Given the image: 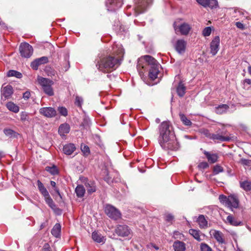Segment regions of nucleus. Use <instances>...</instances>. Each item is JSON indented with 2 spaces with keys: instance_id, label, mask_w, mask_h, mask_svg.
Returning a JSON list of instances; mask_svg holds the SVG:
<instances>
[{
  "instance_id": "nucleus-1",
  "label": "nucleus",
  "mask_w": 251,
  "mask_h": 251,
  "mask_svg": "<svg viewBox=\"0 0 251 251\" xmlns=\"http://www.w3.org/2000/svg\"><path fill=\"white\" fill-rule=\"evenodd\" d=\"M158 142L164 150H177L179 148L173 126L168 121L163 122L159 126Z\"/></svg>"
},
{
  "instance_id": "nucleus-2",
  "label": "nucleus",
  "mask_w": 251,
  "mask_h": 251,
  "mask_svg": "<svg viewBox=\"0 0 251 251\" xmlns=\"http://www.w3.org/2000/svg\"><path fill=\"white\" fill-rule=\"evenodd\" d=\"M158 142L164 150H177L179 148L173 126L168 121L163 122L159 126Z\"/></svg>"
},
{
  "instance_id": "nucleus-3",
  "label": "nucleus",
  "mask_w": 251,
  "mask_h": 251,
  "mask_svg": "<svg viewBox=\"0 0 251 251\" xmlns=\"http://www.w3.org/2000/svg\"><path fill=\"white\" fill-rule=\"evenodd\" d=\"M113 53L114 55H118L116 58L112 56H108L102 58L98 62L97 66H98V69L103 73H109L115 70L120 64V60L119 58L123 57L124 51V49L121 45H115L113 47Z\"/></svg>"
},
{
  "instance_id": "nucleus-4",
  "label": "nucleus",
  "mask_w": 251,
  "mask_h": 251,
  "mask_svg": "<svg viewBox=\"0 0 251 251\" xmlns=\"http://www.w3.org/2000/svg\"><path fill=\"white\" fill-rule=\"evenodd\" d=\"M38 82L47 95L50 96L54 95L53 90L51 87L53 84V82L51 80L43 77H38Z\"/></svg>"
},
{
  "instance_id": "nucleus-5",
  "label": "nucleus",
  "mask_w": 251,
  "mask_h": 251,
  "mask_svg": "<svg viewBox=\"0 0 251 251\" xmlns=\"http://www.w3.org/2000/svg\"><path fill=\"white\" fill-rule=\"evenodd\" d=\"M106 214L111 219L117 220L121 218L120 211L116 207L110 204H106L104 207Z\"/></svg>"
},
{
  "instance_id": "nucleus-6",
  "label": "nucleus",
  "mask_w": 251,
  "mask_h": 251,
  "mask_svg": "<svg viewBox=\"0 0 251 251\" xmlns=\"http://www.w3.org/2000/svg\"><path fill=\"white\" fill-rule=\"evenodd\" d=\"M20 52L22 57L29 58L33 53L32 47L27 43H22L19 47Z\"/></svg>"
},
{
  "instance_id": "nucleus-7",
  "label": "nucleus",
  "mask_w": 251,
  "mask_h": 251,
  "mask_svg": "<svg viewBox=\"0 0 251 251\" xmlns=\"http://www.w3.org/2000/svg\"><path fill=\"white\" fill-rule=\"evenodd\" d=\"M117 235L121 237H127L131 232L130 229L126 225H118L115 229Z\"/></svg>"
},
{
  "instance_id": "nucleus-8",
  "label": "nucleus",
  "mask_w": 251,
  "mask_h": 251,
  "mask_svg": "<svg viewBox=\"0 0 251 251\" xmlns=\"http://www.w3.org/2000/svg\"><path fill=\"white\" fill-rule=\"evenodd\" d=\"M218 133L212 134L211 139L214 141H219L220 142H227L230 140L231 138L229 136H225L226 134V131H220V130L217 131Z\"/></svg>"
},
{
  "instance_id": "nucleus-9",
  "label": "nucleus",
  "mask_w": 251,
  "mask_h": 251,
  "mask_svg": "<svg viewBox=\"0 0 251 251\" xmlns=\"http://www.w3.org/2000/svg\"><path fill=\"white\" fill-rule=\"evenodd\" d=\"M123 4L122 0H106V5L109 11H115Z\"/></svg>"
},
{
  "instance_id": "nucleus-10",
  "label": "nucleus",
  "mask_w": 251,
  "mask_h": 251,
  "mask_svg": "<svg viewBox=\"0 0 251 251\" xmlns=\"http://www.w3.org/2000/svg\"><path fill=\"white\" fill-rule=\"evenodd\" d=\"M39 113L47 118H52L56 115V110L51 107H42L40 109Z\"/></svg>"
},
{
  "instance_id": "nucleus-11",
  "label": "nucleus",
  "mask_w": 251,
  "mask_h": 251,
  "mask_svg": "<svg viewBox=\"0 0 251 251\" xmlns=\"http://www.w3.org/2000/svg\"><path fill=\"white\" fill-rule=\"evenodd\" d=\"M239 200L237 195L232 194L228 196L227 206L232 210V208H237L239 206Z\"/></svg>"
},
{
  "instance_id": "nucleus-12",
  "label": "nucleus",
  "mask_w": 251,
  "mask_h": 251,
  "mask_svg": "<svg viewBox=\"0 0 251 251\" xmlns=\"http://www.w3.org/2000/svg\"><path fill=\"white\" fill-rule=\"evenodd\" d=\"M220 39L219 36H215L210 43V53L215 55L219 50Z\"/></svg>"
},
{
  "instance_id": "nucleus-13",
  "label": "nucleus",
  "mask_w": 251,
  "mask_h": 251,
  "mask_svg": "<svg viewBox=\"0 0 251 251\" xmlns=\"http://www.w3.org/2000/svg\"><path fill=\"white\" fill-rule=\"evenodd\" d=\"M187 43L183 39L177 40L174 47L176 51L179 54H183L185 51Z\"/></svg>"
},
{
  "instance_id": "nucleus-14",
  "label": "nucleus",
  "mask_w": 251,
  "mask_h": 251,
  "mask_svg": "<svg viewBox=\"0 0 251 251\" xmlns=\"http://www.w3.org/2000/svg\"><path fill=\"white\" fill-rule=\"evenodd\" d=\"M13 93V87L10 85H7L6 86H2L1 90V95L2 98L4 100L9 99Z\"/></svg>"
},
{
  "instance_id": "nucleus-15",
  "label": "nucleus",
  "mask_w": 251,
  "mask_h": 251,
  "mask_svg": "<svg viewBox=\"0 0 251 251\" xmlns=\"http://www.w3.org/2000/svg\"><path fill=\"white\" fill-rule=\"evenodd\" d=\"M48 62V58L46 56L36 59L31 63V67L34 70H37L40 65L44 64Z\"/></svg>"
},
{
  "instance_id": "nucleus-16",
  "label": "nucleus",
  "mask_w": 251,
  "mask_h": 251,
  "mask_svg": "<svg viewBox=\"0 0 251 251\" xmlns=\"http://www.w3.org/2000/svg\"><path fill=\"white\" fill-rule=\"evenodd\" d=\"M197 1L203 7L211 8H216L218 4L217 0H197Z\"/></svg>"
},
{
  "instance_id": "nucleus-17",
  "label": "nucleus",
  "mask_w": 251,
  "mask_h": 251,
  "mask_svg": "<svg viewBox=\"0 0 251 251\" xmlns=\"http://www.w3.org/2000/svg\"><path fill=\"white\" fill-rule=\"evenodd\" d=\"M45 201L46 203L50 206L55 212L60 214L61 213V210L57 208L50 197V194L48 196L44 197Z\"/></svg>"
},
{
  "instance_id": "nucleus-18",
  "label": "nucleus",
  "mask_w": 251,
  "mask_h": 251,
  "mask_svg": "<svg viewBox=\"0 0 251 251\" xmlns=\"http://www.w3.org/2000/svg\"><path fill=\"white\" fill-rule=\"evenodd\" d=\"M159 64L155 65V66H151L149 72V76L152 79H155L158 76L159 71Z\"/></svg>"
},
{
  "instance_id": "nucleus-19",
  "label": "nucleus",
  "mask_w": 251,
  "mask_h": 251,
  "mask_svg": "<svg viewBox=\"0 0 251 251\" xmlns=\"http://www.w3.org/2000/svg\"><path fill=\"white\" fill-rule=\"evenodd\" d=\"M196 222L201 229H205L208 227V221L203 215H200L197 218Z\"/></svg>"
},
{
  "instance_id": "nucleus-20",
  "label": "nucleus",
  "mask_w": 251,
  "mask_h": 251,
  "mask_svg": "<svg viewBox=\"0 0 251 251\" xmlns=\"http://www.w3.org/2000/svg\"><path fill=\"white\" fill-rule=\"evenodd\" d=\"M92 237L93 240L98 243L103 244L105 243L106 239L101 234L99 233L96 231H94L92 234Z\"/></svg>"
},
{
  "instance_id": "nucleus-21",
  "label": "nucleus",
  "mask_w": 251,
  "mask_h": 251,
  "mask_svg": "<svg viewBox=\"0 0 251 251\" xmlns=\"http://www.w3.org/2000/svg\"><path fill=\"white\" fill-rule=\"evenodd\" d=\"M75 149L74 144L69 143L64 146L63 151L66 155H71L75 150Z\"/></svg>"
},
{
  "instance_id": "nucleus-22",
  "label": "nucleus",
  "mask_w": 251,
  "mask_h": 251,
  "mask_svg": "<svg viewBox=\"0 0 251 251\" xmlns=\"http://www.w3.org/2000/svg\"><path fill=\"white\" fill-rule=\"evenodd\" d=\"M173 247L175 251H185L186 250L185 244L178 240L174 243Z\"/></svg>"
},
{
  "instance_id": "nucleus-23",
  "label": "nucleus",
  "mask_w": 251,
  "mask_h": 251,
  "mask_svg": "<svg viewBox=\"0 0 251 251\" xmlns=\"http://www.w3.org/2000/svg\"><path fill=\"white\" fill-rule=\"evenodd\" d=\"M179 29L182 35H186L189 33L191 27L189 24L183 23L179 26Z\"/></svg>"
},
{
  "instance_id": "nucleus-24",
  "label": "nucleus",
  "mask_w": 251,
  "mask_h": 251,
  "mask_svg": "<svg viewBox=\"0 0 251 251\" xmlns=\"http://www.w3.org/2000/svg\"><path fill=\"white\" fill-rule=\"evenodd\" d=\"M70 127L68 124H64L60 126L58 128V132L60 135H64L68 133L70 131Z\"/></svg>"
},
{
  "instance_id": "nucleus-25",
  "label": "nucleus",
  "mask_w": 251,
  "mask_h": 251,
  "mask_svg": "<svg viewBox=\"0 0 251 251\" xmlns=\"http://www.w3.org/2000/svg\"><path fill=\"white\" fill-rule=\"evenodd\" d=\"M37 186L40 192L44 197L48 196V195H49V193L47 189L44 186V184L41 182V181L39 180H37Z\"/></svg>"
},
{
  "instance_id": "nucleus-26",
  "label": "nucleus",
  "mask_w": 251,
  "mask_h": 251,
  "mask_svg": "<svg viewBox=\"0 0 251 251\" xmlns=\"http://www.w3.org/2000/svg\"><path fill=\"white\" fill-rule=\"evenodd\" d=\"M229 106L226 104H221L215 107V112L218 114H222L227 111Z\"/></svg>"
},
{
  "instance_id": "nucleus-27",
  "label": "nucleus",
  "mask_w": 251,
  "mask_h": 251,
  "mask_svg": "<svg viewBox=\"0 0 251 251\" xmlns=\"http://www.w3.org/2000/svg\"><path fill=\"white\" fill-rule=\"evenodd\" d=\"M85 186L87 188V192L89 194L96 192V187L95 183L93 181H90L85 183Z\"/></svg>"
},
{
  "instance_id": "nucleus-28",
  "label": "nucleus",
  "mask_w": 251,
  "mask_h": 251,
  "mask_svg": "<svg viewBox=\"0 0 251 251\" xmlns=\"http://www.w3.org/2000/svg\"><path fill=\"white\" fill-rule=\"evenodd\" d=\"M213 237L220 243H224L225 240L223 238V234L220 231L213 230Z\"/></svg>"
},
{
  "instance_id": "nucleus-29",
  "label": "nucleus",
  "mask_w": 251,
  "mask_h": 251,
  "mask_svg": "<svg viewBox=\"0 0 251 251\" xmlns=\"http://www.w3.org/2000/svg\"><path fill=\"white\" fill-rule=\"evenodd\" d=\"M60 232L61 226L59 224H56L51 229V233L52 235L57 238L60 236Z\"/></svg>"
},
{
  "instance_id": "nucleus-30",
  "label": "nucleus",
  "mask_w": 251,
  "mask_h": 251,
  "mask_svg": "<svg viewBox=\"0 0 251 251\" xmlns=\"http://www.w3.org/2000/svg\"><path fill=\"white\" fill-rule=\"evenodd\" d=\"M75 192L78 198H82L85 193V189L83 185H78L75 188Z\"/></svg>"
},
{
  "instance_id": "nucleus-31",
  "label": "nucleus",
  "mask_w": 251,
  "mask_h": 251,
  "mask_svg": "<svg viewBox=\"0 0 251 251\" xmlns=\"http://www.w3.org/2000/svg\"><path fill=\"white\" fill-rule=\"evenodd\" d=\"M185 91L186 87H185L184 84L182 82H179L176 88V92L177 95L179 97H182L185 94Z\"/></svg>"
},
{
  "instance_id": "nucleus-32",
  "label": "nucleus",
  "mask_w": 251,
  "mask_h": 251,
  "mask_svg": "<svg viewBox=\"0 0 251 251\" xmlns=\"http://www.w3.org/2000/svg\"><path fill=\"white\" fill-rule=\"evenodd\" d=\"M189 233L197 241H201V240L200 235L201 232L200 230L194 229H190L189 230Z\"/></svg>"
},
{
  "instance_id": "nucleus-33",
  "label": "nucleus",
  "mask_w": 251,
  "mask_h": 251,
  "mask_svg": "<svg viewBox=\"0 0 251 251\" xmlns=\"http://www.w3.org/2000/svg\"><path fill=\"white\" fill-rule=\"evenodd\" d=\"M204 154L210 163H214L217 161L218 156L216 154H210L207 151H205Z\"/></svg>"
},
{
  "instance_id": "nucleus-34",
  "label": "nucleus",
  "mask_w": 251,
  "mask_h": 251,
  "mask_svg": "<svg viewBox=\"0 0 251 251\" xmlns=\"http://www.w3.org/2000/svg\"><path fill=\"white\" fill-rule=\"evenodd\" d=\"M145 60L148 63L150 67L158 64L157 61L152 56L150 55H145L144 56Z\"/></svg>"
},
{
  "instance_id": "nucleus-35",
  "label": "nucleus",
  "mask_w": 251,
  "mask_h": 251,
  "mask_svg": "<svg viewBox=\"0 0 251 251\" xmlns=\"http://www.w3.org/2000/svg\"><path fill=\"white\" fill-rule=\"evenodd\" d=\"M6 107L8 110L14 113H17L19 111V107L12 102H8L6 104Z\"/></svg>"
},
{
  "instance_id": "nucleus-36",
  "label": "nucleus",
  "mask_w": 251,
  "mask_h": 251,
  "mask_svg": "<svg viewBox=\"0 0 251 251\" xmlns=\"http://www.w3.org/2000/svg\"><path fill=\"white\" fill-rule=\"evenodd\" d=\"M240 187L245 191H249L251 190V182L248 180L240 182Z\"/></svg>"
},
{
  "instance_id": "nucleus-37",
  "label": "nucleus",
  "mask_w": 251,
  "mask_h": 251,
  "mask_svg": "<svg viewBox=\"0 0 251 251\" xmlns=\"http://www.w3.org/2000/svg\"><path fill=\"white\" fill-rule=\"evenodd\" d=\"M226 220L230 225L234 226L240 225L241 222L235 219L231 215H229L226 218Z\"/></svg>"
},
{
  "instance_id": "nucleus-38",
  "label": "nucleus",
  "mask_w": 251,
  "mask_h": 251,
  "mask_svg": "<svg viewBox=\"0 0 251 251\" xmlns=\"http://www.w3.org/2000/svg\"><path fill=\"white\" fill-rule=\"evenodd\" d=\"M179 116L180 119L181 121L182 122L183 125L186 126H190L192 125L191 121L188 119L186 116L181 113L179 114Z\"/></svg>"
},
{
  "instance_id": "nucleus-39",
  "label": "nucleus",
  "mask_w": 251,
  "mask_h": 251,
  "mask_svg": "<svg viewBox=\"0 0 251 251\" xmlns=\"http://www.w3.org/2000/svg\"><path fill=\"white\" fill-rule=\"evenodd\" d=\"M45 170L49 172L52 175H55L58 174V170L57 167L54 165L52 166H47L45 168Z\"/></svg>"
},
{
  "instance_id": "nucleus-40",
  "label": "nucleus",
  "mask_w": 251,
  "mask_h": 251,
  "mask_svg": "<svg viewBox=\"0 0 251 251\" xmlns=\"http://www.w3.org/2000/svg\"><path fill=\"white\" fill-rule=\"evenodd\" d=\"M7 76H15L17 78H21L22 76V74L16 71L15 70H10L7 73Z\"/></svg>"
},
{
  "instance_id": "nucleus-41",
  "label": "nucleus",
  "mask_w": 251,
  "mask_h": 251,
  "mask_svg": "<svg viewBox=\"0 0 251 251\" xmlns=\"http://www.w3.org/2000/svg\"><path fill=\"white\" fill-rule=\"evenodd\" d=\"M3 132L5 135L9 137H15L17 134L15 131L9 128L4 129Z\"/></svg>"
},
{
  "instance_id": "nucleus-42",
  "label": "nucleus",
  "mask_w": 251,
  "mask_h": 251,
  "mask_svg": "<svg viewBox=\"0 0 251 251\" xmlns=\"http://www.w3.org/2000/svg\"><path fill=\"white\" fill-rule=\"evenodd\" d=\"M83 100L82 97L79 96H76L75 104L79 107H81L82 104L83 103Z\"/></svg>"
},
{
  "instance_id": "nucleus-43",
  "label": "nucleus",
  "mask_w": 251,
  "mask_h": 251,
  "mask_svg": "<svg viewBox=\"0 0 251 251\" xmlns=\"http://www.w3.org/2000/svg\"><path fill=\"white\" fill-rule=\"evenodd\" d=\"M228 196L226 197L224 195H220L219 197V200L220 201L221 203L225 204L226 206H227V202H228Z\"/></svg>"
},
{
  "instance_id": "nucleus-44",
  "label": "nucleus",
  "mask_w": 251,
  "mask_h": 251,
  "mask_svg": "<svg viewBox=\"0 0 251 251\" xmlns=\"http://www.w3.org/2000/svg\"><path fill=\"white\" fill-rule=\"evenodd\" d=\"M200 131L202 134L205 135L206 137L211 139L212 134L210 133L208 129L202 128L200 129Z\"/></svg>"
},
{
  "instance_id": "nucleus-45",
  "label": "nucleus",
  "mask_w": 251,
  "mask_h": 251,
  "mask_svg": "<svg viewBox=\"0 0 251 251\" xmlns=\"http://www.w3.org/2000/svg\"><path fill=\"white\" fill-rule=\"evenodd\" d=\"M50 185L53 188L54 191L57 193V194L60 197V198H62V196L60 193L59 189V188L56 186V183L54 181H50Z\"/></svg>"
},
{
  "instance_id": "nucleus-46",
  "label": "nucleus",
  "mask_w": 251,
  "mask_h": 251,
  "mask_svg": "<svg viewBox=\"0 0 251 251\" xmlns=\"http://www.w3.org/2000/svg\"><path fill=\"white\" fill-rule=\"evenodd\" d=\"M58 111L60 115L66 117L68 115V111L67 109L65 107H58Z\"/></svg>"
},
{
  "instance_id": "nucleus-47",
  "label": "nucleus",
  "mask_w": 251,
  "mask_h": 251,
  "mask_svg": "<svg viewBox=\"0 0 251 251\" xmlns=\"http://www.w3.org/2000/svg\"><path fill=\"white\" fill-rule=\"evenodd\" d=\"M223 168L222 166L217 165L214 166L213 169V173L215 175L218 174L220 173L223 172Z\"/></svg>"
},
{
  "instance_id": "nucleus-48",
  "label": "nucleus",
  "mask_w": 251,
  "mask_h": 251,
  "mask_svg": "<svg viewBox=\"0 0 251 251\" xmlns=\"http://www.w3.org/2000/svg\"><path fill=\"white\" fill-rule=\"evenodd\" d=\"M211 33V28L209 26L205 27L202 31V35L205 37L209 36Z\"/></svg>"
},
{
  "instance_id": "nucleus-49",
  "label": "nucleus",
  "mask_w": 251,
  "mask_h": 251,
  "mask_svg": "<svg viewBox=\"0 0 251 251\" xmlns=\"http://www.w3.org/2000/svg\"><path fill=\"white\" fill-rule=\"evenodd\" d=\"M21 120L23 122L28 120V114L25 111L22 112L21 113Z\"/></svg>"
},
{
  "instance_id": "nucleus-50",
  "label": "nucleus",
  "mask_w": 251,
  "mask_h": 251,
  "mask_svg": "<svg viewBox=\"0 0 251 251\" xmlns=\"http://www.w3.org/2000/svg\"><path fill=\"white\" fill-rule=\"evenodd\" d=\"M201 251H211V249L207 244L201 243Z\"/></svg>"
},
{
  "instance_id": "nucleus-51",
  "label": "nucleus",
  "mask_w": 251,
  "mask_h": 251,
  "mask_svg": "<svg viewBox=\"0 0 251 251\" xmlns=\"http://www.w3.org/2000/svg\"><path fill=\"white\" fill-rule=\"evenodd\" d=\"M81 150L85 154L87 155L90 152V150L89 147L86 145H81Z\"/></svg>"
},
{
  "instance_id": "nucleus-52",
  "label": "nucleus",
  "mask_w": 251,
  "mask_h": 251,
  "mask_svg": "<svg viewBox=\"0 0 251 251\" xmlns=\"http://www.w3.org/2000/svg\"><path fill=\"white\" fill-rule=\"evenodd\" d=\"M240 162L244 165L249 166L251 163V161L248 159L242 158L241 159Z\"/></svg>"
},
{
  "instance_id": "nucleus-53",
  "label": "nucleus",
  "mask_w": 251,
  "mask_h": 251,
  "mask_svg": "<svg viewBox=\"0 0 251 251\" xmlns=\"http://www.w3.org/2000/svg\"><path fill=\"white\" fill-rule=\"evenodd\" d=\"M30 92L27 91L23 94V98L25 100H27L30 98Z\"/></svg>"
},
{
  "instance_id": "nucleus-54",
  "label": "nucleus",
  "mask_w": 251,
  "mask_h": 251,
  "mask_svg": "<svg viewBox=\"0 0 251 251\" xmlns=\"http://www.w3.org/2000/svg\"><path fill=\"white\" fill-rule=\"evenodd\" d=\"M42 251H50V245L47 243L45 244L43 246Z\"/></svg>"
},
{
  "instance_id": "nucleus-55",
  "label": "nucleus",
  "mask_w": 251,
  "mask_h": 251,
  "mask_svg": "<svg viewBox=\"0 0 251 251\" xmlns=\"http://www.w3.org/2000/svg\"><path fill=\"white\" fill-rule=\"evenodd\" d=\"M236 26L239 29H243L244 28V25L241 22H238L235 23Z\"/></svg>"
},
{
  "instance_id": "nucleus-56",
  "label": "nucleus",
  "mask_w": 251,
  "mask_h": 251,
  "mask_svg": "<svg viewBox=\"0 0 251 251\" xmlns=\"http://www.w3.org/2000/svg\"><path fill=\"white\" fill-rule=\"evenodd\" d=\"M174 219V217L171 214H168L166 216V220L168 222H171Z\"/></svg>"
},
{
  "instance_id": "nucleus-57",
  "label": "nucleus",
  "mask_w": 251,
  "mask_h": 251,
  "mask_svg": "<svg viewBox=\"0 0 251 251\" xmlns=\"http://www.w3.org/2000/svg\"><path fill=\"white\" fill-rule=\"evenodd\" d=\"M243 83H246L248 84L251 85V79H249V78L245 79L244 80Z\"/></svg>"
},
{
  "instance_id": "nucleus-58",
  "label": "nucleus",
  "mask_w": 251,
  "mask_h": 251,
  "mask_svg": "<svg viewBox=\"0 0 251 251\" xmlns=\"http://www.w3.org/2000/svg\"><path fill=\"white\" fill-rule=\"evenodd\" d=\"M200 166L203 169L206 168L208 166L206 163H202L200 165Z\"/></svg>"
},
{
  "instance_id": "nucleus-59",
  "label": "nucleus",
  "mask_w": 251,
  "mask_h": 251,
  "mask_svg": "<svg viewBox=\"0 0 251 251\" xmlns=\"http://www.w3.org/2000/svg\"><path fill=\"white\" fill-rule=\"evenodd\" d=\"M248 73L251 75V66H249L248 68Z\"/></svg>"
},
{
  "instance_id": "nucleus-60",
  "label": "nucleus",
  "mask_w": 251,
  "mask_h": 251,
  "mask_svg": "<svg viewBox=\"0 0 251 251\" xmlns=\"http://www.w3.org/2000/svg\"><path fill=\"white\" fill-rule=\"evenodd\" d=\"M151 246L152 247H153L154 249H155L156 250H158L159 249V248L157 246H156L155 245H153V244H151Z\"/></svg>"
},
{
  "instance_id": "nucleus-61",
  "label": "nucleus",
  "mask_w": 251,
  "mask_h": 251,
  "mask_svg": "<svg viewBox=\"0 0 251 251\" xmlns=\"http://www.w3.org/2000/svg\"><path fill=\"white\" fill-rule=\"evenodd\" d=\"M143 5H144V1L143 2H141V4H139V5H138V7H142Z\"/></svg>"
},
{
  "instance_id": "nucleus-62",
  "label": "nucleus",
  "mask_w": 251,
  "mask_h": 251,
  "mask_svg": "<svg viewBox=\"0 0 251 251\" xmlns=\"http://www.w3.org/2000/svg\"><path fill=\"white\" fill-rule=\"evenodd\" d=\"M155 122L156 123H159L160 122V120L159 118H156L155 120Z\"/></svg>"
},
{
  "instance_id": "nucleus-63",
  "label": "nucleus",
  "mask_w": 251,
  "mask_h": 251,
  "mask_svg": "<svg viewBox=\"0 0 251 251\" xmlns=\"http://www.w3.org/2000/svg\"><path fill=\"white\" fill-rule=\"evenodd\" d=\"M44 227V226L43 225V224H42V225H41V228H41V229H42V228H43Z\"/></svg>"
},
{
  "instance_id": "nucleus-64",
  "label": "nucleus",
  "mask_w": 251,
  "mask_h": 251,
  "mask_svg": "<svg viewBox=\"0 0 251 251\" xmlns=\"http://www.w3.org/2000/svg\"><path fill=\"white\" fill-rule=\"evenodd\" d=\"M51 72H52V75H54V74H55V73H54V72H54V71H52Z\"/></svg>"
}]
</instances>
